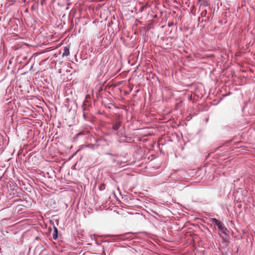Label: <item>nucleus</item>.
Instances as JSON below:
<instances>
[{
  "label": "nucleus",
  "instance_id": "obj_1",
  "mask_svg": "<svg viewBox=\"0 0 255 255\" xmlns=\"http://www.w3.org/2000/svg\"><path fill=\"white\" fill-rule=\"evenodd\" d=\"M85 147L96 150L98 152L103 154L112 155V136L110 133H106L103 137L96 139L95 143L82 145L80 149Z\"/></svg>",
  "mask_w": 255,
  "mask_h": 255
},
{
  "label": "nucleus",
  "instance_id": "obj_2",
  "mask_svg": "<svg viewBox=\"0 0 255 255\" xmlns=\"http://www.w3.org/2000/svg\"><path fill=\"white\" fill-rule=\"evenodd\" d=\"M228 230L227 228H226V230L224 231H220V233H219V235L222 239V243L225 244V247H226L230 244V238L229 235L227 233L228 232Z\"/></svg>",
  "mask_w": 255,
  "mask_h": 255
},
{
  "label": "nucleus",
  "instance_id": "obj_3",
  "mask_svg": "<svg viewBox=\"0 0 255 255\" xmlns=\"http://www.w3.org/2000/svg\"><path fill=\"white\" fill-rule=\"evenodd\" d=\"M120 127L121 123L120 122H117L114 125H113V135L117 136H123L124 133L122 129H120V130L118 131Z\"/></svg>",
  "mask_w": 255,
  "mask_h": 255
},
{
  "label": "nucleus",
  "instance_id": "obj_4",
  "mask_svg": "<svg viewBox=\"0 0 255 255\" xmlns=\"http://www.w3.org/2000/svg\"><path fill=\"white\" fill-rule=\"evenodd\" d=\"M211 221L213 223L215 224V225L217 226L220 231H224L226 230V227L225 226L224 224L217 219L212 218Z\"/></svg>",
  "mask_w": 255,
  "mask_h": 255
},
{
  "label": "nucleus",
  "instance_id": "obj_5",
  "mask_svg": "<svg viewBox=\"0 0 255 255\" xmlns=\"http://www.w3.org/2000/svg\"><path fill=\"white\" fill-rule=\"evenodd\" d=\"M113 238V242L115 241H120L121 240H124L125 238V235H113L112 236Z\"/></svg>",
  "mask_w": 255,
  "mask_h": 255
},
{
  "label": "nucleus",
  "instance_id": "obj_6",
  "mask_svg": "<svg viewBox=\"0 0 255 255\" xmlns=\"http://www.w3.org/2000/svg\"><path fill=\"white\" fill-rule=\"evenodd\" d=\"M52 224L53 225V229H54V232L52 234V238L53 240H56L58 239V229L54 225L53 222L52 223Z\"/></svg>",
  "mask_w": 255,
  "mask_h": 255
},
{
  "label": "nucleus",
  "instance_id": "obj_7",
  "mask_svg": "<svg viewBox=\"0 0 255 255\" xmlns=\"http://www.w3.org/2000/svg\"><path fill=\"white\" fill-rule=\"evenodd\" d=\"M70 54L69 52V47L68 46H65L63 50V52L62 53V56H67Z\"/></svg>",
  "mask_w": 255,
  "mask_h": 255
},
{
  "label": "nucleus",
  "instance_id": "obj_8",
  "mask_svg": "<svg viewBox=\"0 0 255 255\" xmlns=\"http://www.w3.org/2000/svg\"><path fill=\"white\" fill-rule=\"evenodd\" d=\"M7 221H8V219H6V218H4V219H2L0 221V226H2V225H4L6 224V222Z\"/></svg>",
  "mask_w": 255,
  "mask_h": 255
},
{
  "label": "nucleus",
  "instance_id": "obj_9",
  "mask_svg": "<svg viewBox=\"0 0 255 255\" xmlns=\"http://www.w3.org/2000/svg\"><path fill=\"white\" fill-rule=\"evenodd\" d=\"M173 25V22H169L168 23V26L169 27L172 26Z\"/></svg>",
  "mask_w": 255,
  "mask_h": 255
},
{
  "label": "nucleus",
  "instance_id": "obj_10",
  "mask_svg": "<svg viewBox=\"0 0 255 255\" xmlns=\"http://www.w3.org/2000/svg\"><path fill=\"white\" fill-rule=\"evenodd\" d=\"M207 5H208V1H205L204 2V4H203V5H204V6H207Z\"/></svg>",
  "mask_w": 255,
  "mask_h": 255
},
{
  "label": "nucleus",
  "instance_id": "obj_11",
  "mask_svg": "<svg viewBox=\"0 0 255 255\" xmlns=\"http://www.w3.org/2000/svg\"><path fill=\"white\" fill-rule=\"evenodd\" d=\"M113 163H117V164H118V161H117L116 160H113Z\"/></svg>",
  "mask_w": 255,
  "mask_h": 255
},
{
  "label": "nucleus",
  "instance_id": "obj_12",
  "mask_svg": "<svg viewBox=\"0 0 255 255\" xmlns=\"http://www.w3.org/2000/svg\"><path fill=\"white\" fill-rule=\"evenodd\" d=\"M112 86H113V88L114 87H116V85L114 83V82L113 81V85H112Z\"/></svg>",
  "mask_w": 255,
  "mask_h": 255
},
{
  "label": "nucleus",
  "instance_id": "obj_13",
  "mask_svg": "<svg viewBox=\"0 0 255 255\" xmlns=\"http://www.w3.org/2000/svg\"><path fill=\"white\" fill-rule=\"evenodd\" d=\"M113 196H114V198L116 199V200H117V198H116L115 193L114 192H113Z\"/></svg>",
  "mask_w": 255,
  "mask_h": 255
},
{
  "label": "nucleus",
  "instance_id": "obj_14",
  "mask_svg": "<svg viewBox=\"0 0 255 255\" xmlns=\"http://www.w3.org/2000/svg\"><path fill=\"white\" fill-rule=\"evenodd\" d=\"M204 0H198V2L199 3V2H201V1H204Z\"/></svg>",
  "mask_w": 255,
  "mask_h": 255
},
{
  "label": "nucleus",
  "instance_id": "obj_15",
  "mask_svg": "<svg viewBox=\"0 0 255 255\" xmlns=\"http://www.w3.org/2000/svg\"><path fill=\"white\" fill-rule=\"evenodd\" d=\"M79 135H81V133H78L76 134V136H78Z\"/></svg>",
  "mask_w": 255,
  "mask_h": 255
},
{
  "label": "nucleus",
  "instance_id": "obj_16",
  "mask_svg": "<svg viewBox=\"0 0 255 255\" xmlns=\"http://www.w3.org/2000/svg\"><path fill=\"white\" fill-rule=\"evenodd\" d=\"M109 23L110 25L112 23V19L110 20V21L109 22Z\"/></svg>",
  "mask_w": 255,
  "mask_h": 255
},
{
  "label": "nucleus",
  "instance_id": "obj_17",
  "mask_svg": "<svg viewBox=\"0 0 255 255\" xmlns=\"http://www.w3.org/2000/svg\"><path fill=\"white\" fill-rule=\"evenodd\" d=\"M115 19V16L114 15H113V19Z\"/></svg>",
  "mask_w": 255,
  "mask_h": 255
},
{
  "label": "nucleus",
  "instance_id": "obj_18",
  "mask_svg": "<svg viewBox=\"0 0 255 255\" xmlns=\"http://www.w3.org/2000/svg\"><path fill=\"white\" fill-rule=\"evenodd\" d=\"M119 164L121 165H122V162L120 163Z\"/></svg>",
  "mask_w": 255,
  "mask_h": 255
},
{
  "label": "nucleus",
  "instance_id": "obj_19",
  "mask_svg": "<svg viewBox=\"0 0 255 255\" xmlns=\"http://www.w3.org/2000/svg\"><path fill=\"white\" fill-rule=\"evenodd\" d=\"M109 40H110V43H111L112 41L110 40V39Z\"/></svg>",
  "mask_w": 255,
  "mask_h": 255
}]
</instances>
